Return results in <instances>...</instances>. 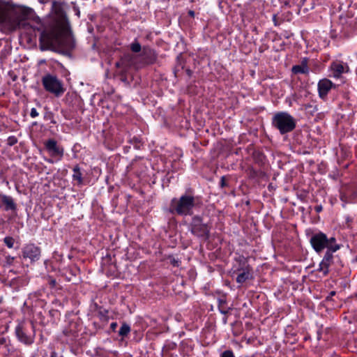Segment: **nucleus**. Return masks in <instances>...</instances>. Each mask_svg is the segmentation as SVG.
I'll return each instance as SVG.
<instances>
[{
  "instance_id": "1",
  "label": "nucleus",
  "mask_w": 357,
  "mask_h": 357,
  "mask_svg": "<svg viewBox=\"0 0 357 357\" xmlns=\"http://www.w3.org/2000/svg\"><path fill=\"white\" fill-rule=\"evenodd\" d=\"M2 18L0 24L9 31H15L21 27L25 28L29 24L26 21L35 18V12L26 7L16 9L9 3Z\"/></svg>"
},
{
  "instance_id": "2",
  "label": "nucleus",
  "mask_w": 357,
  "mask_h": 357,
  "mask_svg": "<svg viewBox=\"0 0 357 357\" xmlns=\"http://www.w3.org/2000/svg\"><path fill=\"white\" fill-rule=\"evenodd\" d=\"M202 201L199 197L188 193L182 195L178 198H173L169 203L168 211L172 215L181 216L192 215L195 208H199Z\"/></svg>"
},
{
  "instance_id": "3",
  "label": "nucleus",
  "mask_w": 357,
  "mask_h": 357,
  "mask_svg": "<svg viewBox=\"0 0 357 357\" xmlns=\"http://www.w3.org/2000/svg\"><path fill=\"white\" fill-rule=\"evenodd\" d=\"M310 242L313 249L317 253H320L324 249L330 251H337L340 248V245L337 243L335 237L328 238L326 234L321 231L313 234Z\"/></svg>"
},
{
  "instance_id": "4",
  "label": "nucleus",
  "mask_w": 357,
  "mask_h": 357,
  "mask_svg": "<svg viewBox=\"0 0 357 357\" xmlns=\"http://www.w3.org/2000/svg\"><path fill=\"white\" fill-rule=\"evenodd\" d=\"M272 125L281 135L293 131L296 126L295 119L289 113L280 112L276 113L272 119Z\"/></svg>"
},
{
  "instance_id": "5",
  "label": "nucleus",
  "mask_w": 357,
  "mask_h": 357,
  "mask_svg": "<svg viewBox=\"0 0 357 357\" xmlns=\"http://www.w3.org/2000/svg\"><path fill=\"white\" fill-rule=\"evenodd\" d=\"M61 32L56 29L44 31L40 36V47L44 51L57 47Z\"/></svg>"
},
{
  "instance_id": "6",
  "label": "nucleus",
  "mask_w": 357,
  "mask_h": 357,
  "mask_svg": "<svg viewBox=\"0 0 357 357\" xmlns=\"http://www.w3.org/2000/svg\"><path fill=\"white\" fill-rule=\"evenodd\" d=\"M42 84L47 92L54 94L56 97H60L65 92L62 82L56 76L52 74H47L43 76Z\"/></svg>"
},
{
  "instance_id": "7",
  "label": "nucleus",
  "mask_w": 357,
  "mask_h": 357,
  "mask_svg": "<svg viewBox=\"0 0 357 357\" xmlns=\"http://www.w3.org/2000/svg\"><path fill=\"white\" fill-rule=\"evenodd\" d=\"M190 232L198 238L208 239L210 236L211 226L204 223L203 218L199 215H194L189 225Z\"/></svg>"
},
{
  "instance_id": "8",
  "label": "nucleus",
  "mask_w": 357,
  "mask_h": 357,
  "mask_svg": "<svg viewBox=\"0 0 357 357\" xmlns=\"http://www.w3.org/2000/svg\"><path fill=\"white\" fill-rule=\"evenodd\" d=\"M15 333L20 341L31 344L35 335L34 325L32 322L21 323L16 327Z\"/></svg>"
},
{
  "instance_id": "9",
  "label": "nucleus",
  "mask_w": 357,
  "mask_h": 357,
  "mask_svg": "<svg viewBox=\"0 0 357 357\" xmlns=\"http://www.w3.org/2000/svg\"><path fill=\"white\" fill-rule=\"evenodd\" d=\"M140 57L142 61L139 63L132 62V64L137 68H142L146 65L153 64L155 62L157 59L155 52L153 50L145 47L143 48L142 54L140 55Z\"/></svg>"
},
{
  "instance_id": "10",
  "label": "nucleus",
  "mask_w": 357,
  "mask_h": 357,
  "mask_svg": "<svg viewBox=\"0 0 357 357\" xmlns=\"http://www.w3.org/2000/svg\"><path fill=\"white\" fill-rule=\"evenodd\" d=\"M40 248L34 244L26 245L22 250L24 258H29L31 261H38L40 257Z\"/></svg>"
},
{
  "instance_id": "11",
  "label": "nucleus",
  "mask_w": 357,
  "mask_h": 357,
  "mask_svg": "<svg viewBox=\"0 0 357 357\" xmlns=\"http://www.w3.org/2000/svg\"><path fill=\"white\" fill-rule=\"evenodd\" d=\"M335 252L336 251L326 250L323 259L319 264L317 271L322 273L324 276L327 275L329 273V267L333 261V253Z\"/></svg>"
},
{
  "instance_id": "12",
  "label": "nucleus",
  "mask_w": 357,
  "mask_h": 357,
  "mask_svg": "<svg viewBox=\"0 0 357 357\" xmlns=\"http://www.w3.org/2000/svg\"><path fill=\"white\" fill-rule=\"evenodd\" d=\"M45 146L47 151L50 153V155L53 157L58 156L59 158H61L63 155L64 149L63 147L57 145V142L56 140L53 139H50L45 143Z\"/></svg>"
},
{
  "instance_id": "13",
  "label": "nucleus",
  "mask_w": 357,
  "mask_h": 357,
  "mask_svg": "<svg viewBox=\"0 0 357 357\" xmlns=\"http://www.w3.org/2000/svg\"><path fill=\"white\" fill-rule=\"evenodd\" d=\"M319 96L322 100H325L328 92L335 86V84L328 79L324 78L318 82Z\"/></svg>"
},
{
  "instance_id": "14",
  "label": "nucleus",
  "mask_w": 357,
  "mask_h": 357,
  "mask_svg": "<svg viewBox=\"0 0 357 357\" xmlns=\"http://www.w3.org/2000/svg\"><path fill=\"white\" fill-rule=\"evenodd\" d=\"M60 41L57 47L64 48L68 50H73L75 47V40L70 33H62L60 35Z\"/></svg>"
},
{
  "instance_id": "15",
  "label": "nucleus",
  "mask_w": 357,
  "mask_h": 357,
  "mask_svg": "<svg viewBox=\"0 0 357 357\" xmlns=\"http://www.w3.org/2000/svg\"><path fill=\"white\" fill-rule=\"evenodd\" d=\"M331 70L333 71V77H340L342 74L348 73L349 70V66L342 61H335L331 64Z\"/></svg>"
},
{
  "instance_id": "16",
  "label": "nucleus",
  "mask_w": 357,
  "mask_h": 357,
  "mask_svg": "<svg viewBox=\"0 0 357 357\" xmlns=\"http://www.w3.org/2000/svg\"><path fill=\"white\" fill-rule=\"evenodd\" d=\"M291 71L294 74H308L309 68L307 66V59L304 58L300 65L294 66Z\"/></svg>"
},
{
  "instance_id": "17",
  "label": "nucleus",
  "mask_w": 357,
  "mask_h": 357,
  "mask_svg": "<svg viewBox=\"0 0 357 357\" xmlns=\"http://www.w3.org/2000/svg\"><path fill=\"white\" fill-rule=\"evenodd\" d=\"M0 197L1 199V202L5 205L6 211H15L16 209V204L11 197L5 195H0Z\"/></svg>"
},
{
  "instance_id": "18",
  "label": "nucleus",
  "mask_w": 357,
  "mask_h": 357,
  "mask_svg": "<svg viewBox=\"0 0 357 357\" xmlns=\"http://www.w3.org/2000/svg\"><path fill=\"white\" fill-rule=\"evenodd\" d=\"M251 278V273L248 268L243 269V271L237 275L236 282L243 284Z\"/></svg>"
},
{
  "instance_id": "19",
  "label": "nucleus",
  "mask_w": 357,
  "mask_h": 357,
  "mask_svg": "<svg viewBox=\"0 0 357 357\" xmlns=\"http://www.w3.org/2000/svg\"><path fill=\"white\" fill-rule=\"evenodd\" d=\"M73 178L74 180L77 181L79 184L82 183L83 179H82V174L80 171V168L79 165H75L73 167Z\"/></svg>"
},
{
  "instance_id": "20",
  "label": "nucleus",
  "mask_w": 357,
  "mask_h": 357,
  "mask_svg": "<svg viewBox=\"0 0 357 357\" xmlns=\"http://www.w3.org/2000/svg\"><path fill=\"white\" fill-rule=\"evenodd\" d=\"M130 326L128 324H127L126 323H123L121 325L118 333L120 336L125 337V336L128 335V334L130 333Z\"/></svg>"
},
{
  "instance_id": "21",
  "label": "nucleus",
  "mask_w": 357,
  "mask_h": 357,
  "mask_svg": "<svg viewBox=\"0 0 357 357\" xmlns=\"http://www.w3.org/2000/svg\"><path fill=\"white\" fill-rule=\"evenodd\" d=\"M130 50L135 53H138L142 50V46L137 40L130 44Z\"/></svg>"
},
{
  "instance_id": "22",
  "label": "nucleus",
  "mask_w": 357,
  "mask_h": 357,
  "mask_svg": "<svg viewBox=\"0 0 357 357\" xmlns=\"http://www.w3.org/2000/svg\"><path fill=\"white\" fill-rule=\"evenodd\" d=\"M3 242L8 248H13L14 246L15 240L11 236H6L3 238Z\"/></svg>"
},
{
  "instance_id": "23",
  "label": "nucleus",
  "mask_w": 357,
  "mask_h": 357,
  "mask_svg": "<svg viewBox=\"0 0 357 357\" xmlns=\"http://www.w3.org/2000/svg\"><path fill=\"white\" fill-rule=\"evenodd\" d=\"M17 143V139L15 136H10L7 139V144L12 146Z\"/></svg>"
},
{
  "instance_id": "24",
  "label": "nucleus",
  "mask_w": 357,
  "mask_h": 357,
  "mask_svg": "<svg viewBox=\"0 0 357 357\" xmlns=\"http://www.w3.org/2000/svg\"><path fill=\"white\" fill-rule=\"evenodd\" d=\"M220 357H235L232 351L227 350L222 353Z\"/></svg>"
},
{
  "instance_id": "25",
  "label": "nucleus",
  "mask_w": 357,
  "mask_h": 357,
  "mask_svg": "<svg viewBox=\"0 0 357 357\" xmlns=\"http://www.w3.org/2000/svg\"><path fill=\"white\" fill-rule=\"evenodd\" d=\"M14 259H15V257H11L10 255L6 256V257H5L6 263V264H8L9 266L13 264Z\"/></svg>"
},
{
  "instance_id": "26",
  "label": "nucleus",
  "mask_w": 357,
  "mask_h": 357,
  "mask_svg": "<svg viewBox=\"0 0 357 357\" xmlns=\"http://www.w3.org/2000/svg\"><path fill=\"white\" fill-rule=\"evenodd\" d=\"M170 263L174 266L178 267L180 265L181 261L174 257L170 259Z\"/></svg>"
},
{
  "instance_id": "27",
  "label": "nucleus",
  "mask_w": 357,
  "mask_h": 357,
  "mask_svg": "<svg viewBox=\"0 0 357 357\" xmlns=\"http://www.w3.org/2000/svg\"><path fill=\"white\" fill-rule=\"evenodd\" d=\"M38 112H37L36 109V108H32L31 110V113H30V116L32 117V118H36L38 116Z\"/></svg>"
},
{
  "instance_id": "28",
  "label": "nucleus",
  "mask_w": 357,
  "mask_h": 357,
  "mask_svg": "<svg viewBox=\"0 0 357 357\" xmlns=\"http://www.w3.org/2000/svg\"><path fill=\"white\" fill-rule=\"evenodd\" d=\"M226 304V300L224 298H219L218 299V308H221L223 307V305Z\"/></svg>"
},
{
  "instance_id": "29",
  "label": "nucleus",
  "mask_w": 357,
  "mask_h": 357,
  "mask_svg": "<svg viewBox=\"0 0 357 357\" xmlns=\"http://www.w3.org/2000/svg\"><path fill=\"white\" fill-rule=\"evenodd\" d=\"M63 333L66 336L73 335L72 330L68 331L67 329H65L63 330Z\"/></svg>"
},
{
  "instance_id": "30",
  "label": "nucleus",
  "mask_w": 357,
  "mask_h": 357,
  "mask_svg": "<svg viewBox=\"0 0 357 357\" xmlns=\"http://www.w3.org/2000/svg\"><path fill=\"white\" fill-rule=\"evenodd\" d=\"M226 185H227V183H226V181H225V176H222L221 181H220V186L222 188H224Z\"/></svg>"
},
{
  "instance_id": "31",
  "label": "nucleus",
  "mask_w": 357,
  "mask_h": 357,
  "mask_svg": "<svg viewBox=\"0 0 357 357\" xmlns=\"http://www.w3.org/2000/svg\"><path fill=\"white\" fill-rule=\"evenodd\" d=\"M118 324L116 322H112L111 324H110V328L112 330V331H115V329L116 328Z\"/></svg>"
},
{
  "instance_id": "32",
  "label": "nucleus",
  "mask_w": 357,
  "mask_h": 357,
  "mask_svg": "<svg viewBox=\"0 0 357 357\" xmlns=\"http://www.w3.org/2000/svg\"><path fill=\"white\" fill-rule=\"evenodd\" d=\"M314 209H315L316 212L319 213L322 211L323 207L321 205H318V206H315Z\"/></svg>"
},
{
  "instance_id": "33",
  "label": "nucleus",
  "mask_w": 357,
  "mask_h": 357,
  "mask_svg": "<svg viewBox=\"0 0 357 357\" xmlns=\"http://www.w3.org/2000/svg\"><path fill=\"white\" fill-rule=\"evenodd\" d=\"M219 310L222 314H226L228 313V310L225 309L224 307L219 308Z\"/></svg>"
},
{
  "instance_id": "34",
  "label": "nucleus",
  "mask_w": 357,
  "mask_h": 357,
  "mask_svg": "<svg viewBox=\"0 0 357 357\" xmlns=\"http://www.w3.org/2000/svg\"><path fill=\"white\" fill-rule=\"evenodd\" d=\"M56 280L54 279H50V284L53 287L56 285Z\"/></svg>"
},
{
  "instance_id": "35",
  "label": "nucleus",
  "mask_w": 357,
  "mask_h": 357,
  "mask_svg": "<svg viewBox=\"0 0 357 357\" xmlns=\"http://www.w3.org/2000/svg\"><path fill=\"white\" fill-rule=\"evenodd\" d=\"M6 343V339L5 337L0 338V345L5 344Z\"/></svg>"
},
{
  "instance_id": "36",
  "label": "nucleus",
  "mask_w": 357,
  "mask_h": 357,
  "mask_svg": "<svg viewBox=\"0 0 357 357\" xmlns=\"http://www.w3.org/2000/svg\"><path fill=\"white\" fill-rule=\"evenodd\" d=\"M185 72L188 76H190L192 74V71L190 69H186Z\"/></svg>"
},
{
  "instance_id": "37",
  "label": "nucleus",
  "mask_w": 357,
  "mask_h": 357,
  "mask_svg": "<svg viewBox=\"0 0 357 357\" xmlns=\"http://www.w3.org/2000/svg\"><path fill=\"white\" fill-rule=\"evenodd\" d=\"M56 356H57V355H56V353L55 351H52V352L51 353V356H50V357H56Z\"/></svg>"
},
{
  "instance_id": "38",
  "label": "nucleus",
  "mask_w": 357,
  "mask_h": 357,
  "mask_svg": "<svg viewBox=\"0 0 357 357\" xmlns=\"http://www.w3.org/2000/svg\"><path fill=\"white\" fill-rule=\"evenodd\" d=\"M188 13H189V15H190V16H192V17H193V16H194V15H195V13H194V11H192V10H190V11L188 12Z\"/></svg>"
},
{
  "instance_id": "39",
  "label": "nucleus",
  "mask_w": 357,
  "mask_h": 357,
  "mask_svg": "<svg viewBox=\"0 0 357 357\" xmlns=\"http://www.w3.org/2000/svg\"><path fill=\"white\" fill-rule=\"evenodd\" d=\"M335 294V291H331V292L330 293V296H334Z\"/></svg>"
},
{
  "instance_id": "40",
  "label": "nucleus",
  "mask_w": 357,
  "mask_h": 357,
  "mask_svg": "<svg viewBox=\"0 0 357 357\" xmlns=\"http://www.w3.org/2000/svg\"><path fill=\"white\" fill-rule=\"evenodd\" d=\"M227 322V318L224 319V323L225 324Z\"/></svg>"
}]
</instances>
